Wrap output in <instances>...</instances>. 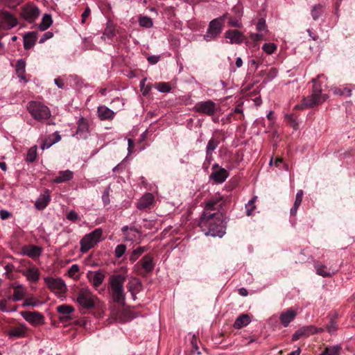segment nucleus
I'll use <instances>...</instances> for the list:
<instances>
[{
  "label": "nucleus",
  "mask_w": 355,
  "mask_h": 355,
  "mask_svg": "<svg viewBox=\"0 0 355 355\" xmlns=\"http://www.w3.org/2000/svg\"><path fill=\"white\" fill-rule=\"evenodd\" d=\"M199 226L205 235L221 238L225 233V225L221 214H208L205 211L199 221Z\"/></svg>",
  "instance_id": "obj_1"
},
{
  "label": "nucleus",
  "mask_w": 355,
  "mask_h": 355,
  "mask_svg": "<svg viewBox=\"0 0 355 355\" xmlns=\"http://www.w3.org/2000/svg\"><path fill=\"white\" fill-rule=\"evenodd\" d=\"M312 82L313 83L312 94L309 96L303 98L302 103L295 106V109L299 110L312 107L315 105L324 103L327 99L328 96L327 94H321V89L317 87V80L313 79Z\"/></svg>",
  "instance_id": "obj_2"
},
{
  "label": "nucleus",
  "mask_w": 355,
  "mask_h": 355,
  "mask_svg": "<svg viewBox=\"0 0 355 355\" xmlns=\"http://www.w3.org/2000/svg\"><path fill=\"white\" fill-rule=\"evenodd\" d=\"M125 279V277L119 275L112 276L110 281L112 300L120 304L125 303V295L123 289Z\"/></svg>",
  "instance_id": "obj_3"
},
{
  "label": "nucleus",
  "mask_w": 355,
  "mask_h": 355,
  "mask_svg": "<svg viewBox=\"0 0 355 355\" xmlns=\"http://www.w3.org/2000/svg\"><path fill=\"white\" fill-rule=\"evenodd\" d=\"M76 302L84 309H91L97 306L98 297L87 287L80 288L77 293Z\"/></svg>",
  "instance_id": "obj_4"
},
{
  "label": "nucleus",
  "mask_w": 355,
  "mask_h": 355,
  "mask_svg": "<svg viewBox=\"0 0 355 355\" xmlns=\"http://www.w3.org/2000/svg\"><path fill=\"white\" fill-rule=\"evenodd\" d=\"M27 109L33 118L40 122L49 119L51 116L49 108L39 102L31 101L28 103Z\"/></svg>",
  "instance_id": "obj_5"
},
{
  "label": "nucleus",
  "mask_w": 355,
  "mask_h": 355,
  "mask_svg": "<svg viewBox=\"0 0 355 355\" xmlns=\"http://www.w3.org/2000/svg\"><path fill=\"white\" fill-rule=\"evenodd\" d=\"M103 230L101 228L95 229L91 233L84 236L80 241V251L83 253L88 252L101 241Z\"/></svg>",
  "instance_id": "obj_6"
},
{
  "label": "nucleus",
  "mask_w": 355,
  "mask_h": 355,
  "mask_svg": "<svg viewBox=\"0 0 355 355\" xmlns=\"http://www.w3.org/2000/svg\"><path fill=\"white\" fill-rule=\"evenodd\" d=\"M226 17L227 14H225L222 17L214 19L209 22L207 31L203 36L205 41H213L220 35L223 30V24Z\"/></svg>",
  "instance_id": "obj_7"
},
{
  "label": "nucleus",
  "mask_w": 355,
  "mask_h": 355,
  "mask_svg": "<svg viewBox=\"0 0 355 355\" xmlns=\"http://www.w3.org/2000/svg\"><path fill=\"white\" fill-rule=\"evenodd\" d=\"M47 287L55 294H64L67 291V286L61 278L47 277L44 278Z\"/></svg>",
  "instance_id": "obj_8"
},
{
  "label": "nucleus",
  "mask_w": 355,
  "mask_h": 355,
  "mask_svg": "<svg viewBox=\"0 0 355 355\" xmlns=\"http://www.w3.org/2000/svg\"><path fill=\"white\" fill-rule=\"evenodd\" d=\"M193 110L201 114L212 116L217 110V105L211 100L200 101L195 105Z\"/></svg>",
  "instance_id": "obj_9"
},
{
  "label": "nucleus",
  "mask_w": 355,
  "mask_h": 355,
  "mask_svg": "<svg viewBox=\"0 0 355 355\" xmlns=\"http://www.w3.org/2000/svg\"><path fill=\"white\" fill-rule=\"evenodd\" d=\"M40 15V10L33 4H26L22 7L21 16L28 22H33Z\"/></svg>",
  "instance_id": "obj_10"
},
{
  "label": "nucleus",
  "mask_w": 355,
  "mask_h": 355,
  "mask_svg": "<svg viewBox=\"0 0 355 355\" xmlns=\"http://www.w3.org/2000/svg\"><path fill=\"white\" fill-rule=\"evenodd\" d=\"M20 315L24 320L34 325L42 323L44 320L43 315L37 311H21Z\"/></svg>",
  "instance_id": "obj_11"
},
{
  "label": "nucleus",
  "mask_w": 355,
  "mask_h": 355,
  "mask_svg": "<svg viewBox=\"0 0 355 355\" xmlns=\"http://www.w3.org/2000/svg\"><path fill=\"white\" fill-rule=\"evenodd\" d=\"M225 37L230 40V44H240L245 40V36L237 30H228L225 33Z\"/></svg>",
  "instance_id": "obj_12"
},
{
  "label": "nucleus",
  "mask_w": 355,
  "mask_h": 355,
  "mask_svg": "<svg viewBox=\"0 0 355 355\" xmlns=\"http://www.w3.org/2000/svg\"><path fill=\"white\" fill-rule=\"evenodd\" d=\"M154 202L153 195L150 193H146L137 202V207L140 210L150 209Z\"/></svg>",
  "instance_id": "obj_13"
},
{
  "label": "nucleus",
  "mask_w": 355,
  "mask_h": 355,
  "mask_svg": "<svg viewBox=\"0 0 355 355\" xmlns=\"http://www.w3.org/2000/svg\"><path fill=\"white\" fill-rule=\"evenodd\" d=\"M0 19L3 26L8 29L12 28L17 24V18L7 11L1 12Z\"/></svg>",
  "instance_id": "obj_14"
},
{
  "label": "nucleus",
  "mask_w": 355,
  "mask_h": 355,
  "mask_svg": "<svg viewBox=\"0 0 355 355\" xmlns=\"http://www.w3.org/2000/svg\"><path fill=\"white\" fill-rule=\"evenodd\" d=\"M76 135L79 139H86L89 135V125L87 120L80 117L78 121Z\"/></svg>",
  "instance_id": "obj_15"
},
{
  "label": "nucleus",
  "mask_w": 355,
  "mask_h": 355,
  "mask_svg": "<svg viewBox=\"0 0 355 355\" xmlns=\"http://www.w3.org/2000/svg\"><path fill=\"white\" fill-rule=\"evenodd\" d=\"M229 176V173L224 168H220L218 170L213 171L209 179L212 180L216 184H222Z\"/></svg>",
  "instance_id": "obj_16"
},
{
  "label": "nucleus",
  "mask_w": 355,
  "mask_h": 355,
  "mask_svg": "<svg viewBox=\"0 0 355 355\" xmlns=\"http://www.w3.org/2000/svg\"><path fill=\"white\" fill-rule=\"evenodd\" d=\"M21 274L25 276L28 281L36 282L39 280L40 272L35 266H31L21 271Z\"/></svg>",
  "instance_id": "obj_17"
},
{
  "label": "nucleus",
  "mask_w": 355,
  "mask_h": 355,
  "mask_svg": "<svg viewBox=\"0 0 355 355\" xmlns=\"http://www.w3.org/2000/svg\"><path fill=\"white\" fill-rule=\"evenodd\" d=\"M50 200V192L46 189L43 193H42L39 198L36 200L35 202V207L38 210H42L49 205Z\"/></svg>",
  "instance_id": "obj_18"
},
{
  "label": "nucleus",
  "mask_w": 355,
  "mask_h": 355,
  "mask_svg": "<svg viewBox=\"0 0 355 355\" xmlns=\"http://www.w3.org/2000/svg\"><path fill=\"white\" fill-rule=\"evenodd\" d=\"M42 248L33 245H26L21 249V254L26 255L33 259L37 258L40 256Z\"/></svg>",
  "instance_id": "obj_19"
},
{
  "label": "nucleus",
  "mask_w": 355,
  "mask_h": 355,
  "mask_svg": "<svg viewBox=\"0 0 355 355\" xmlns=\"http://www.w3.org/2000/svg\"><path fill=\"white\" fill-rule=\"evenodd\" d=\"M297 315L295 311L289 309L280 314L279 320L284 327H288L291 321H293Z\"/></svg>",
  "instance_id": "obj_20"
},
{
  "label": "nucleus",
  "mask_w": 355,
  "mask_h": 355,
  "mask_svg": "<svg viewBox=\"0 0 355 355\" xmlns=\"http://www.w3.org/2000/svg\"><path fill=\"white\" fill-rule=\"evenodd\" d=\"M97 113L101 121L112 120L115 116L114 112L105 105L99 106L97 109Z\"/></svg>",
  "instance_id": "obj_21"
},
{
  "label": "nucleus",
  "mask_w": 355,
  "mask_h": 355,
  "mask_svg": "<svg viewBox=\"0 0 355 355\" xmlns=\"http://www.w3.org/2000/svg\"><path fill=\"white\" fill-rule=\"evenodd\" d=\"M14 293L11 300L14 302H17L22 300L26 295V288L21 284L12 286Z\"/></svg>",
  "instance_id": "obj_22"
},
{
  "label": "nucleus",
  "mask_w": 355,
  "mask_h": 355,
  "mask_svg": "<svg viewBox=\"0 0 355 355\" xmlns=\"http://www.w3.org/2000/svg\"><path fill=\"white\" fill-rule=\"evenodd\" d=\"M88 278L92 284L97 288L103 283L105 275L101 272L95 271L88 274Z\"/></svg>",
  "instance_id": "obj_23"
},
{
  "label": "nucleus",
  "mask_w": 355,
  "mask_h": 355,
  "mask_svg": "<svg viewBox=\"0 0 355 355\" xmlns=\"http://www.w3.org/2000/svg\"><path fill=\"white\" fill-rule=\"evenodd\" d=\"M61 137L58 132H55L52 135L46 138L42 144L40 148L42 150L49 148L52 145L60 141Z\"/></svg>",
  "instance_id": "obj_24"
},
{
  "label": "nucleus",
  "mask_w": 355,
  "mask_h": 355,
  "mask_svg": "<svg viewBox=\"0 0 355 355\" xmlns=\"http://www.w3.org/2000/svg\"><path fill=\"white\" fill-rule=\"evenodd\" d=\"M73 173L70 170L60 171L58 175L53 180L54 183L60 184L72 180Z\"/></svg>",
  "instance_id": "obj_25"
},
{
  "label": "nucleus",
  "mask_w": 355,
  "mask_h": 355,
  "mask_svg": "<svg viewBox=\"0 0 355 355\" xmlns=\"http://www.w3.org/2000/svg\"><path fill=\"white\" fill-rule=\"evenodd\" d=\"M218 145L219 141L214 137L209 140L206 147V159L208 162H211L212 160V153L215 149H216Z\"/></svg>",
  "instance_id": "obj_26"
},
{
  "label": "nucleus",
  "mask_w": 355,
  "mask_h": 355,
  "mask_svg": "<svg viewBox=\"0 0 355 355\" xmlns=\"http://www.w3.org/2000/svg\"><path fill=\"white\" fill-rule=\"evenodd\" d=\"M27 331V327L24 324H19L18 327H14L8 332L10 337L22 338L24 337Z\"/></svg>",
  "instance_id": "obj_27"
},
{
  "label": "nucleus",
  "mask_w": 355,
  "mask_h": 355,
  "mask_svg": "<svg viewBox=\"0 0 355 355\" xmlns=\"http://www.w3.org/2000/svg\"><path fill=\"white\" fill-rule=\"evenodd\" d=\"M222 200V197L216 196L212 199H210L205 205V211H215L218 210L221 207L220 201Z\"/></svg>",
  "instance_id": "obj_28"
},
{
  "label": "nucleus",
  "mask_w": 355,
  "mask_h": 355,
  "mask_svg": "<svg viewBox=\"0 0 355 355\" xmlns=\"http://www.w3.org/2000/svg\"><path fill=\"white\" fill-rule=\"evenodd\" d=\"M250 322L251 319L249 315L242 314L236 319L234 323V327L236 329H240L242 327L247 326Z\"/></svg>",
  "instance_id": "obj_29"
},
{
  "label": "nucleus",
  "mask_w": 355,
  "mask_h": 355,
  "mask_svg": "<svg viewBox=\"0 0 355 355\" xmlns=\"http://www.w3.org/2000/svg\"><path fill=\"white\" fill-rule=\"evenodd\" d=\"M37 40L36 33H28L24 37V46L25 49H30L34 46Z\"/></svg>",
  "instance_id": "obj_30"
},
{
  "label": "nucleus",
  "mask_w": 355,
  "mask_h": 355,
  "mask_svg": "<svg viewBox=\"0 0 355 355\" xmlns=\"http://www.w3.org/2000/svg\"><path fill=\"white\" fill-rule=\"evenodd\" d=\"M141 267L146 272H150L154 269V263L153 257L150 255H146L140 261Z\"/></svg>",
  "instance_id": "obj_31"
},
{
  "label": "nucleus",
  "mask_w": 355,
  "mask_h": 355,
  "mask_svg": "<svg viewBox=\"0 0 355 355\" xmlns=\"http://www.w3.org/2000/svg\"><path fill=\"white\" fill-rule=\"evenodd\" d=\"M115 35V26L111 21H108L101 38L103 40L112 39Z\"/></svg>",
  "instance_id": "obj_32"
},
{
  "label": "nucleus",
  "mask_w": 355,
  "mask_h": 355,
  "mask_svg": "<svg viewBox=\"0 0 355 355\" xmlns=\"http://www.w3.org/2000/svg\"><path fill=\"white\" fill-rule=\"evenodd\" d=\"M315 268L316 270V273L318 275L322 276L324 277H330L334 274V272H331L330 269H328L326 266L322 263H315Z\"/></svg>",
  "instance_id": "obj_33"
},
{
  "label": "nucleus",
  "mask_w": 355,
  "mask_h": 355,
  "mask_svg": "<svg viewBox=\"0 0 355 355\" xmlns=\"http://www.w3.org/2000/svg\"><path fill=\"white\" fill-rule=\"evenodd\" d=\"M300 330L303 334V337H308L311 335L322 332L323 331L322 329H318L313 325L302 327L300 328Z\"/></svg>",
  "instance_id": "obj_34"
},
{
  "label": "nucleus",
  "mask_w": 355,
  "mask_h": 355,
  "mask_svg": "<svg viewBox=\"0 0 355 355\" xmlns=\"http://www.w3.org/2000/svg\"><path fill=\"white\" fill-rule=\"evenodd\" d=\"M26 62L20 59L17 62L16 64V73L17 76L21 80H26L25 78V72H26Z\"/></svg>",
  "instance_id": "obj_35"
},
{
  "label": "nucleus",
  "mask_w": 355,
  "mask_h": 355,
  "mask_svg": "<svg viewBox=\"0 0 355 355\" xmlns=\"http://www.w3.org/2000/svg\"><path fill=\"white\" fill-rule=\"evenodd\" d=\"M52 24V18L50 15L45 14L39 25V28L42 31L46 30Z\"/></svg>",
  "instance_id": "obj_36"
},
{
  "label": "nucleus",
  "mask_w": 355,
  "mask_h": 355,
  "mask_svg": "<svg viewBox=\"0 0 355 355\" xmlns=\"http://www.w3.org/2000/svg\"><path fill=\"white\" fill-rule=\"evenodd\" d=\"M57 311L62 315H67L74 311L72 306L68 304H62L57 306Z\"/></svg>",
  "instance_id": "obj_37"
},
{
  "label": "nucleus",
  "mask_w": 355,
  "mask_h": 355,
  "mask_svg": "<svg viewBox=\"0 0 355 355\" xmlns=\"http://www.w3.org/2000/svg\"><path fill=\"white\" fill-rule=\"evenodd\" d=\"M277 49V45L272 42L265 43L262 46V50L268 55H271L275 53Z\"/></svg>",
  "instance_id": "obj_38"
},
{
  "label": "nucleus",
  "mask_w": 355,
  "mask_h": 355,
  "mask_svg": "<svg viewBox=\"0 0 355 355\" xmlns=\"http://www.w3.org/2000/svg\"><path fill=\"white\" fill-rule=\"evenodd\" d=\"M146 250V249L144 247H138L137 248L133 250L132 253L130 256V260L132 262H135L139 258V257Z\"/></svg>",
  "instance_id": "obj_39"
},
{
  "label": "nucleus",
  "mask_w": 355,
  "mask_h": 355,
  "mask_svg": "<svg viewBox=\"0 0 355 355\" xmlns=\"http://www.w3.org/2000/svg\"><path fill=\"white\" fill-rule=\"evenodd\" d=\"M37 158V146H32L27 152L26 160L33 162Z\"/></svg>",
  "instance_id": "obj_40"
},
{
  "label": "nucleus",
  "mask_w": 355,
  "mask_h": 355,
  "mask_svg": "<svg viewBox=\"0 0 355 355\" xmlns=\"http://www.w3.org/2000/svg\"><path fill=\"white\" fill-rule=\"evenodd\" d=\"M139 24L141 26L145 28H150L153 25V20L150 17L146 16H141L139 17Z\"/></svg>",
  "instance_id": "obj_41"
},
{
  "label": "nucleus",
  "mask_w": 355,
  "mask_h": 355,
  "mask_svg": "<svg viewBox=\"0 0 355 355\" xmlns=\"http://www.w3.org/2000/svg\"><path fill=\"white\" fill-rule=\"evenodd\" d=\"M155 88L160 92L167 93L169 92L171 89V87L168 83H159L156 84Z\"/></svg>",
  "instance_id": "obj_42"
},
{
  "label": "nucleus",
  "mask_w": 355,
  "mask_h": 355,
  "mask_svg": "<svg viewBox=\"0 0 355 355\" xmlns=\"http://www.w3.org/2000/svg\"><path fill=\"white\" fill-rule=\"evenodd\" d=\"M256 200H257V196H254L245 205L246 213H247L248 216H251L252 214L253 211L255 209L256 206H255L254 203H255Z\"/></svg>",
  "instance_id": "obj_43"
},
{
  "label": "nucleus",
  "mask_w": 355,
  "mask_h": 355,
  "mask_svg": "<svg viewBox=\"0 0 355 355\" xmlns=\"http://www.w3.org/2000/svg\"><path fill=\"white\" fill-rule=\"evenodd\" d=\"M80 268L77 264L72 265L70 268L68 270V274L69 277H73L74 279L78 278V273L79 272Z\"/></svg>",
  "instance_id": "obj_44"
},
{
  "label": "nucleus",
  "mask_w": 355,
  "mask_h": 355,
  "mask_svg": "<svg viewBox=\"0 0 355 355\" xmlns=\"http://www.w3.org/2000/svg\"><path fill=\"white\" fill-rule=\"evenodd\" d=\"M125 250H126V246L124 244L118 245L116 247L115 250H114L115 257L116 258H120L121 257H122L124 254Z\"/></svg>",
  "instance_id": "obj_45"
},
{
  "label": "nucleus",
  "mask_w": 355,
  "mask_h": 355,
  "mask_svg": "<svg viewBox=\"0 0 355 355\" xmlns=\"http://www.w3.org/2000/svg\"><path fill=\"white\" fill-rule=\"evenodd\" d=\"M321 9L322 6L320 4L315 5L313 7L311 10V16L314 20L318 19L320 17Z\"/></svg>",
  "instance_id": "obj_46"
},
{
  "label": "nucleus",
  "mask_w": 355,
  "mask_h": 355,
  "mask_svg": "<svg viewBox=\"0 0 355 355\" xmlns=\"http://www.w3.org/2000/svg\"><path fill=\"white\" fill-rule=\"evenodd\" d=\"M257 30L259 32L261 31H267V26L266 24V20L263 18L259 19L257 24Z\"/></svg>",
  "instance_id": "obj_47"
},
{
  "label": "nucleus",
  "mask_w": 355,
  "mask_h": 355,
  "mask_svg": "<svg viewBox=\"0 0 355 355\" xmlns=\"http://www.w3.org/2000/svg\"><path fill=\"white\" fill-rule=\"evenodd\" d=\"M39 305V302L33 299V298H27L24 300V303L22 304L23 306H37Z\"/></svg>",
  "instance_id": "obj_48"
},
{
  "label": "nucleus",
  "mask_w": 355,
  "mask_h": 355,
  "mask_svg": "<svg viewBox=\"0 0 355 355\" xmlns=\"http://www.w3.org/2000/svg\"><path fill=\"white\" fill-rule=\"evenodd\" d=\"M335 94H338L340 96H350L352 95V91L349 89H345L341 90L340 89L336 88L334 91Z\"/></svg>",
  "instance_id": "obj_49"
},
{
  "label": "nucleus",
  "mask_w": 355,
  "mask_h": 355,
  "mask_svg": "<svg viewBox=\"0 0 355 355\" xmlns=\"http://www.w3.org/2000/svg\"><path fill=\"white\" fill-rule=\"evenodd\" d=\"M302 196L303 191L299 190L296 193L295 200L294 202V205H295V207H300L302 201Z\"/></svg>",
  "instance_id": "obj_50"
},
{
  "label": "nucleus",
  "mask_w": 355,
  "mask_h": 355,
  "mask_svg": "<svg viewBox=\"0 0 355 355\" xmlns=\"http://www.w3.org/2000/svg\"><path fill=\"white\" fill-rule=\"evenodd\" d=\"M11 300L10 297H8V299H2L0 300V311L2 312H8L9 311L7 309V304L8 301Z\"/></svg>",
  "instance_id": "obj_51"
},
{
  "label": "nucleus",
  "mask_w": 355,
  "mask_h": 355,
  "mask_svg": "<svg viewBox=\"0 0 355 355\" xmlns=\"http://www.w3.org/2000/svg\"><path fill=\"white\" fill-rule=\"evenodd\" d=\"M139 286H140V282L139 281H135L134 282L130 283V286H128L129 291L131 293L134 299L135 297L134 289H136Z\"/></svg>",
  "instance_id": "obj_52"
},
{
  "label": "nucleus",
  "mask_w": 355,
  "mask_h": 355,
  "mask_svg": "<svg viewBox=\"0 0 355 355\" xmlns=\"http://www.w3.org/2000/svg\"><path fill=\"white\" fill-rule=\"evenodd\" d=\"M102 200L103 202V204L105 206L110 204V193H109V189H107L102 195Z\"/></svg>",
  "instance_id": "obj_53"
},
{
  "label": "nucleus",
  "mask_w": 355,
  "mask_h": 355,
  "mask_svg": "<svg viewBox=\"0 0 355 355\" xmlns=\"http://www.w3.org/2000/svg\"><path fill=\"white\" fill-rule=\"evenodd\" d=\"M228 24L230 26L236 27V28H241L243 26L241 21H239L238 19H229Z\"/></svg>",
  "instance_id": "obj_54"
},
{
  "label": "nucleus",
  "mask_w": 355,
  "mask_h": 355,
  "mask_svg": "<svg viewBox=\"0 0 355 355\" xmlns=\"http://www.w3.org/2000/svg\"><path fill=\"white\" fill-rule=\"evenodd\" d=\"M67 218L71 221L75 222L78 219V215L76 211H70L67 216Z\"/></svg>",
  "instance_id": "obj_55"
},
{
  "label": "nucleus",
  "mask_w": 355,
  "mask_h": 355,
  "mask_svg": "<svg viewBox=\"0 0 355 355\" xmlns=\"http://www.w3.org/2000/svg\"><path fill=\"white\" fill-rule=\"evenodd\" d=\"M91 13L90 8L87 6L85 11L83 12L81 15V22L82 24H85L87 18L89 16Z\"/></svg>",
  "instance_id": "obj_56"
},
{
  "label": "nucleus",
  "mask_w": 355,
  "mask_h": 355,
  "mask_svg": "<svg viewBox=\"0 0 355 355\" xmlns=\"http://www.w3.org/2000/svg\"><path fill=\"white\" fill-rule=\"evenodd\" d=\"M250 39L254 42H258L263 39V35L261 33H253L250 34Z\"/></svg>",
  "instance_id": "obj_57"
},
{
  "label": "nucleus",
  "mask_w": 355,
  "mask_h": 355,
  "mask_svg": "<svg viewBox=\"0 0 355 355\" xmlns=\"http://www.w3.org/2000/svg\"><path fill=\"white\" fill-rule=\"evenodd\" d=\"M53 33H51L50 31L44 33L43 34L42 37L40 40V43L44 42L46 40L51 38L53 37Z\"/></svg>",
  "instance_id": "obj_58"
},
{
  "label": "nucleus",
  "mask_w": 355,
  "mask_h": 355,
  "mask_svg": "<svg viewBox=\"0 0 355 355\" xmlns=\"http://www.w3.org/2000/svg\"><path fill=\"white\" fill-rule=\"evenodd\" d=\"M10 216H11V214L8 211H6V210H4V209L0 210V218L2 220L7 219Z\"/></svg>",
  "instance_id": "obj_59"
},
{
  "label": "nucleus",
  "mask_w": 355,
  "mask_h": 355,
  "mask_svg": "<svg viewBox=\"0 0 355 355\" xmlns=\"http://www.w3.org/2000/svg\"><path fill=\"white\" fill-rule=\"evenodd\" d=\"M303 337V334L300 330V329H299L297 331H296L295 332V334L293 335L292 336V340L293 341H295V340H299L300 338H302Z\"/></svg>",
  "instance_id": "obj_60"
},
{
  "label": "nucleus",
  "mask_w": 355,
  "mask_h": 355,
  "mask_svg": "<svg viewBox=\"0 0 355 355\" xmlns=\"http://www.w3.org/2000/svg\"><path fill=\"white\" fill-rule=\"evenodd\" d=\"M327 329L329 333H332L337 329L336 324L331 320L330 324L327 326Z\"/></svg>",
  "instance_id": "obj_61"
},
{
  "label": "nucleus",
  "mask_w": 355,
  "mask_h": 355,
  "mask_svg": "<svg viewBox=\"0 0 355 355\" xmlns=\"http://www.w3.org/2000/svg\"><path fill=\"white\" fill-rule=\"evenodd\" d=\"M54 83L59 88L63 89L64 87V83L60 78H55Z\"/></svg>",
  "instance_id": "obj_62"
},
{
  "label": "nucleus",
  "mask_w": 355,
  "mask_h": 355,
  "mask_svg": "<svg viewBox=\"0 0 355 355\" xmlns=\"http://www.w3.org/2000/svg\"><path fill=\"white\" fill-rule=\"evenodd\" d=\"M148 60L150 64H156L159 60V57L157 56H150L148 58Z\"/></svg>",
  "instance_id": "obj_63"
},
{
  "label": "nucleus",
  "mask_w": 355,
  "mask_h": 355,
  "mask_svg": "<svg viewBox=\"0 0 355 355\" xmlns=\"http://www.w3.org/2000/svg\"><path fill=\"white\" fill-rule=\"evenodd\" d=\"M239 293L242 296H247L248 294V291L245 288H241L239 290Z\"/></svg>",
  "instance_id": "obj_64"
}]
</instances>
